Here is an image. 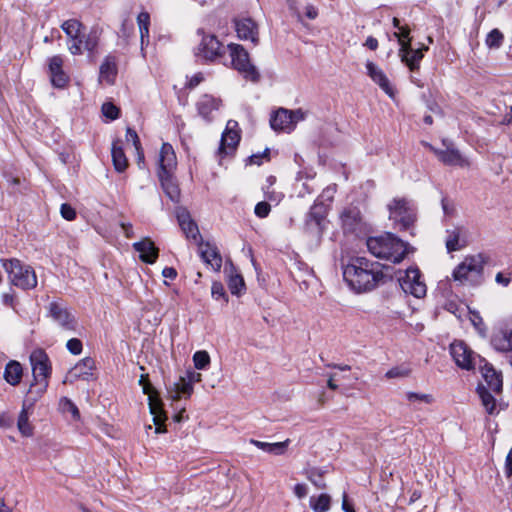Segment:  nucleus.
I'll return each mask as SVG.
<instances>
[{"label": "nucleus", "instance_id": "f257e3e1", "mask_svg": "<svg viewBox=\"0 0 512 512\" xmlns=\"http://www.w3.org/2000/svg\"><path fill=\"white\" fill-rule=\"evenodd\" d=\"M343 278L357 293L370 292L386 282L383 266L365 257L352 258L344 267Z\"/></svg>", "mask_w": 512, "mask_h": 512}, {"label": "nucleus", "instance_id": "f03ea898", "mask_svg": "<svg viewBox=\"0 0 512 512\" xmlns=\"http://www.w3.org/2000/svg\"><path fill=\"white\" fill-rule=\"evenodd\" d=\"M157 176L164 194L173 202L179 203L181 190L174 171L177 167V158L171 144L163 143L157 158Z\"/></svg>", "mask_w": 512, "mask_h": 512}, {"label": "nucleus", "instance_id": "7ed1b4c3", "mask_svg": "<svg viewBox=\"0 0 512 512\" xmlns=\"http://www.w3.org/2000/svg\"><path fill=\"white\" fill-rule=\"evenodd\" d=\"M369 252L377 258L393 263L401 262L408 253V245L392 233L369 237L366 241Z\"/></svg>", "mask_w": 512, "mask_h": 512}, {"label": "nucleus", "instance_id": "20e7f679", "mask_svg": "<svg viewBox=\"0 0 512 512\" xmlns=\"http://www.w3.org/2000/svg\"><path fill=\"white\" fill-rule=\"evenodd\" d=\"M33 383L28 390V400L34 404L48 387V378L51 375V364L48 355L42 349H36L30 354Z\"/></svg>", "mask_w": 512, "mask_h": 512}, {"label": "nucleus", "instance_id": "39448f33", "mask_svg": "<svg viewBox=\"0 0 512 512\" xmlns=\"http://www.w3.org/2000/svg\"><path fill=\"white\" fill-rule=\"evenodd\" d=\"M389 219L400 231H408L414 237L417 209L414 203L407 198H394L388 205Z\"/></svg>", "mask_w": 512, "mask_h": 512}, {"label": "nucleus", "instance_id": "423d86ee", "mask_svg": "<svg viewBox=\"0 0 512 512\" xmlns=\"http://www.w3.org/2000/svg\"><path fill=\"white\" fill-rule=\"evenodd\" d=\"M326 208L315 202L306 215L303 234L311 249L319 247L326 229Z\"/></svg>", "mask_w": 512, "mask_h": 512}, {"label": "nucleus", "instance_id": "0eeeda50", "mask_svg": "<svg viewBox=\"0 0 512 512\" xmlns=\"http://www.w3.org/2000/svg\"><path fill=\"white\" fill-rule=\"evenodd\" d=\"M487 259V256L482 253L466 256L453 270V279L461 284H477Z\"/></svg>", "mask_w": 512, "mask_h": 512}, {"label": "nucleus", "instance_id": "6e6552de", "mask_svg": "<svg viewBox=\"0 0 512 512\" xmlns=\"http://www.w3.org/2000/svg\"><path fill=\"white\" fill-rule=\"evenodd\" d=\"M9 274L10 281L23 290L33 289L37 286V276L33 268L22 264L17 259H10L3 264Z\"/></svg>", "mask_w": 512, "mask_h": 512}, {"label": "nucleus", "instance_id": "1a4fd4ad", "mask_svg": "<svg viewBox=\"0 0 512 512\" xmlns=\"http://www.w3.org/2000/svg\"><path fill=\"white\" fill-rule=\"evenodd\" d=\"M231 58L232 67L237 70L246 80L258 82L260 74L256 67L250 62L249 54L240 44L231 43L227 46Z\"/></svg>", "mask_w": 512, "mask_h": 512}, {"label": "nucleus", "instance_id": "9d476101", "mask_svg": "<svg viewBox=\"0 0 512 512\" xmlns=\"http://www.w3.org/2000/svg\"><path fill=\"white\" fill-rule=\"evenodd\" d=\"M339 219L344 234L361 236L369 232V225L357 206L349 205L343 208Z\"/></svg>", "mask_w": 512, "mask_h": 512}, {"label": "nucleus", "instance_id": "9b49d317", "mask_svg": "<svg viewBox=\"0 0 512 512\" xmlns=\"http://www.w3.org/2000/svg\"><path fill=\"white\" fill-rule=\"evenodd\" d=\"M442 144L445 146V149H438L429 143H424L444 165L459 166L462 168L470 167L471 163L469 159L463 156L461 152L453 146L451 141L443 139Z\"/></svg>", "mask_w": 512, "mask_h": 512}, {"label": "nucleus", "instance_id": "f8f14e48", "mask_svg": "<svg viewBox=\"0 0 512 512\" xmlns=\"http://www.w3.org/2000/svg\"><path fill=\"white\" fill-rule=\"evenodd\" d=\"M48 316L62 329L75 331L77 320L63 300H53L47 306Z\"/></svg>", "mask_w": 512, "mask_h": 512}, {"label": "nucleus", "instance_id": "ddd939ff", "mask_svg": "<svg viewBox=\"0 0 512 512\" xmlns=\"http://www.w3.org/2000/svg\"><path fill=\"white\" fill-rule=\"evenodd\" d=\"M450 354L456 365L465 370L475 369L484 361V358L475 354L463 341L453 342L450 345Z\"/></svg>", "mask_w": 512, "mask_h": 512}, {"label": "nucleus", "instance_id": "4468645a", "mask_svg": "<svg viewBox=\"0 0 512 512\" xmlns=\"http://www.w3.org/2000/svg\"><path fill=\"white\" fill-rule=\"evenodd\" d=\"M399 283L406 294H411L416 298L426 295V284L422 281L418 268H408L405 275L399 279Z\"/></svg>", "mask_w": 512, "mask_h": 512}, {"label": "nucleus", "instance_id": "2eb2a0df", "mask_svg": "<svg viewBox=\"0 0 512 512\" xmlns=\"http://www.w3.org/2000/svg\"><path fill=\"white\" fill-rule=\"evenodd\" d=\"M83 28V24L77 19H68L61 24V29L66 34L67 48L68 51L72 55H81L83 54V49L81 47L80 34Z\"/></svg>", "mask_w": 512, "mask_h": 512}, {"label": "nucleus", "instance_id": "dca6fc26", "mask_svg": "<svg viewBox=\"0 0 512 512\" xmlns=\"http://www.w3.org/2000/svg\"><path fill=\"white\" fill-rule=\"evenodd\" d=\"M224 46L214 35L203 36L196 52V56L204 61H215L222 57Z\"/></svg>", "mask_w": 512, "mask_h": 512}, {"label": "nucleus", "instance_id": "f3484780", "mask_svg": "<svg viewBox=\"0 0 512 512\" xmlns=\"http://www.w3.org/2000/svg\"><path fill=\"white\" fill-rule=\"evenodd\" d=\"M468 244V229L463 225H456L446 230L445 247L448 253L459 251Z\"/></svg>", "mask_w": 512, "mask_h": 512}, {"label": "nucleus", "instance_id": "a211bd4d", "mask_svg": "<svg viewBox=\"0 0 512 512\" xmlns=\"http://www.w3.org/2000/svg\"><path fill=\"white\" fill-rule=\"evenodd\" d=\"M240 141V134L238 129V122L235 120H229L226 124L225 131L222 133L219 153L229 154L233 152Z\"/></svg>", "mask_w": 512, "mask_h": 512}, {"label": "nucleus", "instance_id": "6ab92c4d", "mask_svg": "<svg viewBox=\"0 0 512 512\" xmlns=\"http://www.w3.org/2000/svg\"><path fill=\"white\" fill-rule=\"evenodd\" d=\"M237 36L244 41H250L254 45L258 44L259 32L258 25L249 17H239L234 20Z\"/></svg>", "mask_w": 512, "mask_h": 512}, {"label": "nucleus", "instance_id": "aec40b11", "mask_svg": "<svg viewBox=\"0 0 512 512\" xmlns=\"http://www.w3.org/2000/svg\"><path fill=\"white\" fill-rule=\"evenodd\" d=\"M176 217L186 238L192 239L196 243L202 241L198 226L195 221L192 220L190 213L186 208L178 207L176 209Z\"/></svg>", "mask_w": 512, "mask_h": 512}, {"label": "nucleus", "instance_id": "412c9836", "mask_svg": "<svg viewBox=\"0 0 512 512\" xmlns=\"http://www.w3.org/2000/svg\"><path fill=\"white\" fill-rule=\"evenodd\" d=\"M366 69L368 76L374 81L389 97L395 96V89L390 83L384 71L372 61H367Z\"/></svg>", "mask_w": 512, "mask_h": 512}, {"label": "nucleus", "instance_id": "4be33fe9", "mask_svg": "<svg viewBox=\"0 0 512 512\" xmlns=\"http://www.w3.org/2000/svg\"><path fill=\"white\" fill-rule=\"evenodd\" d=\"M198 244L201 259L209 265L213 271H219L222 267V256L217 247L209 242L200 241Z\"/></svg>", "mask_w": 512, "mask_h": 512}, {"label": "nucleus", "instance_id": "5701e85b", "mask_svg": "<svg viewBox=\"0 0 512 512\" xmlns=\"http://www.w3.org/2000/svg\"><path fill=\"white\" fill-rule=\"evenodd\" d=\"M49 73L51 83L56 88H64L69 80L67 74L63 71V59L60 55L49 58Z\"/></svg>", "mask_w": 512, "mask_h": 512}, {"label": "nucleus", "instance_id": "b1692460", "mask_svg": "<svg viewBox=\"0 0 512 512\" xmlns=\"http://www.w3.org/2000/svg\"><path fill=\"white\" fill-rule=\"evenodd\" d=\"M290 110L279 108L271 114L270 126L276 132L291 133L294 131Z\"/></svg>", "mask_w": 512, "mask_h": 512}, {"label": "nucleus", "instance_id": "393cba45", "mask_svg": "<svg viewBox=\"0 0 512 512\" xmlns=\"http://www.w3.org/2000/svg\"><path fill=\"white\" fill-rule=\"evenodd\" d=\"M479 368L487 384L486 388L495 394L501 393L503 386L501 375L485 359L479 364Z\"/></svg>", "mask_w": 512, "mask_h": 512}, {"label": "nucleus", "instance_id": "a878e982", "mask_svg": "<svg viewBox=\"0 0 512 512\" xmlns=\"http://www.w3.org/2000/svg\"><path fill=\"white\" fill-rule=\"evenodd\" d=\"M491 344L497 351L509 353V362L512 366V328L494 333Z\"/></svg>", "mask_w": 512, "mask_h": 512}, {"label": "nucleus", "instance_id": "bb28decb", "mask_svg": "<svg viewBox=\"0 0 512 512\" xmlns=\"http://www.w3.org/2000/svg\"><path fill=\"white\" fill-rule=\"evenodd\" d=\"M133 248L139 252V258L141 261L147 264H153L158 258V248L154 242L149 238H144L139 242L133 244Z\"/></svg>", "mask_w": 512, "mask_h": 512}, {"label": "nucleus", "instance_id": "cd10ccee", "mask_svg": "<svg viewBox=\"0 0 512 512\" xmlns=\"http://www.w3.org/2000/svg\"><path fill=\"white\" fill-rule=\"evenodd\" d=\"M197 110L200 116L205 120H211V114L217 111L221 106V100L209 94L202 95L197 103Z\"/></svg>", "mask_w": 512, "mask_h": 512}, {"label": "nucleus", "instance_id": "c85d7f7f", "mask_svg": "<svg viewBox=\"0 0 512 512\" xmlns=\"http://www.w3.org/2000/svg\"><path fill=\"white\" fill-rule=\"evenodd\" d=\"M100 37L101 30L97 27L91 28L88 33L81 32L79 38L83 52L87 51L89 54L95 53L99 46Z\"/></svg>", "mask_w": 512, "mask_h": 512}, {"label": "nucleus", "instance_id": "c756f323", "mask_svg": "<svg viewBox=\"0 0 512 512\" xmlns=\"http://www.w3.org/2000/svg\"><path fill=\"white\" fill-rule=\"evenodd\" d=\"M23 376V367L20 362L16 360H10L5 368L3 377L5 381L11 386H17L20 384Z\"/></svg>", "mask_w": 512, "mask_h": 512}, {"label": "nucleus", "instance_id": "7c9ffc66", "mask_svg": "<svg viewBox=\"0 0 512 512\" xmlns=\"http://www.w3.org/2000/svg\"><path fill=\"white\" fill-rule=\"evenodd\" d=\"M111 155L115 170L119 173L124 172L128 167V159L124 153L121 140L113 141Z\"/></svg>", "mask_w": 512, "mask_h": 512}, {"label": "nucleus", "instance_id": "2f4dec72", "mask_svg": "<svg viewBox=\"0 0 512 512\" xmlns=\"http://www.w3.org/2000/svg\"><path fill=\"white\" fill-rule=\"evenodd\" d=\"M117 74V66L114 57L107 56L100 66L99 81L112 84Z\"/></svg>", "mask_w": 512, "mask_h": 512}, {"label": "nucleus", "instance_id": "473e14b6", "mask_svg": "<svg viewBox=\"0 0 512 512\" xmlns=\"http://www.w3.org/2000/svg\"><path fill=\"white\" fill-rule=\"evenodd\" d=\"M290 440L287 439L283 442H277V443H268V442H262L258 440L251 439L250 443L256 446L258 449L263 450L264 452L274 454V455H282L285 453Z\"/></svg>", "mask_w": 512, "mask_h": 512}, {"label": "nucleus", "instance_id": "72a5a7b5", "mask_svg": "<svg viewBox=\"0 0 512 512\" xmlns=\"http://www.w3.org/2000/svg\"><path fill=\"white\" fill-rule=\"evenodd\" d=\"M33 405L34 404H31V400H28L27 396L26 399L24 400L23 407L17 421V426L20 433L26 437L31 436L33 433V429L31 424L29 423V417L27 413V406L31 407Z\"/></svg>", "mask_w": 512, "mask_h": 512}, {"label": "nucleus", "instance_id": "f704fd0d", "mask_svg": "<svg viewBox=\"0 0 512 512\" xmlns=\"http://www.w3.org/2000/svg\"><path fill=\"white\" fill-rule=\"evenodd\" d=\"M95 368V361L86 357L80 360L74 368L71 370V373L76 378L87 379L90 375H92V371Z\"/></svg>", "mask_w": 512, "mask_h": 512}, {"label": "nucleus", "instance_id": "c9c22d12", "mask_svg": "<svg viewBox=\"0 0 512 512\" xmlns=\"http://www.w3.org/2000/svg\"><path fill=\"white\" fill-rule=\"evenodd\" d=\"M149 407L150 412L153 415L154 424L156 425L155 433L159 434L165 432L166 428L163 425L165 417H163V411L160 402L158 400H154V398L150 396Z\"/></svg>", "mask_w": 512, "mask_h": 512}, {"label": "nucleus", "instance_id": "e433bc0d", "mask_svg": "<svg viewBox=\"0 0 512 512\" xmlns=\"http://www.w3.org/2000/svg\"><path fill=\"white\" fill-rule=\"evenodd\" d=\"M478 395L482 401V405L489 414H494L496 410V400L492 395V391L487 389L485 385L480 384L477 387Z\"/></svg>", "mask_w": 512, "mask_h": 512}, {"label": "nucleus", "instance_id": "4c0bfd02", "mask_svg": "<svg viewBox=\"0 0 512 512\" xmlns=\"http://www.w3.org/2000/svg\"><path fill=\"white\" fill-rule=\"evenodd\" d=\"M405 397L407 401L416 409H419L421 404L430 405L434 402L433 395L428 393H417L410 391L405 394Z\"/></svg>", "mask_w": 512, "mask_h": 512}, {"label": "nucleus", "instance_id": "58836bf2", "mask_svg": "<svg viewBox=\"0 0 512 512\" xmlns=\"http://www.w3.org/2000/svg\"><path fill=\"white\" fill-rule=\"evenodd\" d=\"M309 502L310 507L314 512H327L331 506V497L328 494L323 493L317 497L312 496Z\"/></svg>", "mask_w": 512, "mask_h": 512}, {"label": "nucleus", "instance_id": "ea45409f", "mask_svg": "<svg viewBox=\"0 0 512 512\" xmlns=\"http://www.w3.org/2000/svg\"><path fill=\"white\" fill-rule=\"evenodd\" d=\"M175 396L174 399H179L182 395L190 396L193 392V385L191 380H186L181 377L178 382L174 383Z\"/></svg>", "mask_w": 512, "mask_h": 512}, {"label": "nucleus", "instance_id": "a19ab883", "mask_svg": "<svg viewBox=\"0 0 512 512\" xmlns=\"http://www.w3.org/2000/svg\"><path fill=\"white\" fill-rule=\"evenodd\" d=\"M423 57L424 54L422 53V49H413L407 59L402 62L406 64L410 71L414 72L419 70L420 62Z\"/></svg>", "mask_w": 512, "mask_h": 512}, {"label": "nucleus", "instance_id": "79ce46f5", "mask_svg": "<svg viewBox=\"0 0 512 512\" xmlns=\"http://www.w3.org/2000/svg\"><path fill=\"white\" fill-rule=\"evenodd\" d=\"M503 40V33L499 29H493L488 33L485 43L491 49H498L501 47Z\"/></svg>", "mask_w": 512, "mask_h": 512}, {"label": "nucleus", "instance_id": "37998d69", "mask_svg": "<svg viewBox=\"0 0 512 512\" xmlns=\"http://www.w3.org/2000/svg\"><path fill=\"white\" fill-rule=\"evenodd\" d=\"M194 366L198 370H204L210 363V356L208 352L201 350L195 352L193 355Z\"/></svg>", "mask_w": 512, "mask_h": 512}, {"label": "nucleus", "instance_id": "c03bdc74", "mask_svg": "<svg viewBox=\"0 0 512 512\" xmlns=\"http://www.w3.org/2000/svg\"><path fill=\"white\" fill-rule=\"evenodd\" d=\"M410 373L411 370L407 367H393L386 372L385 377L388 379L404 378L409 376Z\"/></svg>", "mask_w": 512, "mask_h": 512}, {"label": "nucleus", "instance_id": "a18cd8bd", "mask_svg": "<svg viewBox=\"0 0 512 512\" xmlns=\"http://www.w3.org/2000/svg\"><path fill=\"white\" fill-rule=\"evenodd\" d=\"M102 113L110 120H115L119 117V108L110 102H106L102 105Z\"/></svg>", "mask_w": 512, "mask_h": 512}, {"label": "nucleus", "instance_id": "49530a36", "mask_svg": "<svg viewBox=\"0 0 512 512\" xmlns=\"http://www.w3.org/2000/svg\"><path fill=\"white\" fill-rule=\"evenodd\" d=\"M399 45V57L401 61L406 60L408 55L411 54V51L414 49L411 46V38H408V40H404L400 38Z\"/></svg>", "mask_w": 512, "mask_h": 512}, {"label": "nucleus", "instance_id": "de8ad7c7", "mask_svg": "<svg viewBox=\"0 0 512 512\" xmlns=\"http://www.w3.org/2000/svg\"><path fill=\"white\" fill-rule=\"evenodd\" d=\"M228 285L232 294H239L244 287V280L240 275H235L230 277Z\"/></svg>", "mask_w": 512, "mask_h": 512}, {"label": "nucleus", "instance_id": "09e8293b", "mask_svg": "<svg viewBox=\"0 0 512 512\" xmlns=\"http://www.w3.org/2000/svg\"><path fill=\"white\" fill-rule=\"evenodd\" d=\"M60 405L62 407V410L64 412H69L72 414V416L75 418V419H78L79 418V410L77 408V406L71 401L69 400L68 398H63L60 402Z\"/></svg>", "mask_w": 512, "mask_h": 512}, {"label": "nucleus", "instance_id": "8fccbe9b", "mask_svg": "<svg viewBox=\"0 0 512 512\" xmlns=\"http://www.w3.org/2000/svg\"><path fill=\"white\" fill-rule=\"evenodd\" d=\"M307 115H308V111H305L302 108L290 110V116L292 118L291 121L293 124V128L295 129L296 125L299 122L304 121L306 119Z\"/></svg>", "mask_w": 512, "mask_h": 512}, {"label": "nucleus", "instance_id": "3c124183", "mask_svg": "<svg viewBox=\"0 0 512 512\" xmlns=\"http://www.w3.org/2000/svg\"><path fill=\"white\" fill-rule=\"evenodd\" d=\"M271 211V206L267 201L258 202L255 206L254 212L256 216L260 218H265L269 215Z\"/></svg>", "mask_w": 512, "mask_h": 512}, {"label": "nucleus", "instance_id": "603ef678", "mask_svg": "<svg viewBox=\"0 0 512 512\" xmlns=\"http://www.w3.org/2000/svg\"><path fill=\"white\" fill-rule=\"evenodd\" d=\"M263 191H264L265 198L268 201L273 202L275 204H278L283 198V194L281 192H277V191L273 190L272 188L263 187Z\"/></svg>", "mask_w": 512, "mask_h": 512}, {"label": "nucleus", "instance_id": "864d4df0", "mask_svg": "<svg viewBox=\"0 0 512 512\" xmlns=\"http://www.w3.org/2000/svg\"><path fill=\"white\" fill-rule=\"evenodd\" d=\"M66 347L73 355H79L82 352V342L77 338H71L67 341Z\"/></svg>", "mask_w": 512, "mask_h": 512}, {"label": "nucleus", "instance_id": "5fc2aeb1", "mask_svg": "<svg viewBox=\"0 0 512 512\" xmlns=\"http://www.w3.org/2000/svg\"><path fill=\"white\" fill-rule=\"evenodd\" d=\"M60 213L62 217L68 221L74 220L76 218V211L72 208L71 205L67 203H63L60 208Z\"/></svg>", "mask_w": 512, "mask_h": 512}, {"label": "nucleus", "instance_id": "6e6d98bb", "mask_svg": "<svg viewBox=\"0 0 512 512\" xmlns=\"http://www.w3.org/2000/svg\"><path fill=\"white\" fill-rule=\"evenodd\" d=\"M212 297L215 299L224 298L227 301L226 293L223 285L220 282H214L211 287Z\"/></svg>", "mask_w": 512, "mask_h": 512}, {"label": "nucleus", "instance_id": "4d7b16f0", "mask_svg": "<svg viewBox=\"0 0 512 512\" xmlns=\"http://www.w3.org/2000/svg\"><path fill=\"white\" fill-rule=\"evenodd\" d=\"M269 149L266 148L262 153L253 154L249 157V163L255 165H261L263 160H269Z\"/></svg>", "mask_w": 512, "mask_h": 512}, {"label": "nucleus", "instance_id": "13d9d810", "mask_svg": "<svg viewBox=\"0 0 512 512\" xmlns=\"http://www.w3.org/2000/svg\"><path fill=\"white\" fill-rule=\"evenodd\" d=\"M126 141L132 142V144L134 145L135 148H138L139 146H141L140 139H139L136 131L130 127H128L126 130Z\"/></svg>", "mask_w": 512, "mask_h": 512}, {"label": "nucleus", "instance_id": "bf43d9fd", "mask_svg": "<svg viewBox=\"0 0 512 512\" xmlns=\"http://www.w3.org/2000/svg\"><path fill=\"white\" fill-rule=\"evenodd\" d=\"M137 23H138L139 29L144 28V27H149V24H150L149 13L146 11L139 13V15L137 16Z\"/></svg>", "mask_w": 512, "mask_h": 512}, {"label": "nucleus", "instance_id": "052dcab7", "mask_svg": "<svg viewBox=\"0 0 512 512\" xmlns=\"http://www.w3.org/2000/svg\"><path fill=\"white\" fill-rule=\"evenodd\" d=\"M315 175H316V173L312 169H310V170H302V171L298 172L296 180L297 181L313 180Z\"/></svg>", "mask_w": 512, "mask_h": 512}, {"label": "nucleus", "instance_id": "680f3d73", "mask_svg": "<svg viewBox=\"0 0 512 512\" xmlns=\"http://www.w3.org/2000/svg\"><path fill=\"white\" fill-rule=\"evenodd\" d=\"M307 492L308 489L305 484L299 483L294 486V493L299 499L304 498L307 495Z\"/></svg>", "mask_w": 512, "mask_h": 512}, {"label": "nucleus", "instance_id": "e2e57ef3", "mask_svg": "<svg viewBox=\"0 0 512 512\" xmlns=\"http://www.w3.org/2000/svg\"><path fill=\"white\" fill-rule=\"evenodd\" d=\"M409 35H410V29L408 26H402L399 29V32L394 33V37H396L398 39V41H400V37H401V39L408 40V38H410Z\"/></svg>", "mask_w": 512, "mask_h": 512}, {"label": "nucleus", "instance_id": "0e129e2a", "mask_svg": "<svg viewBox=\"0 0 512 512\" xmlns=\"http://www.w3.org/2000/svg\"><path fill=\"white\" fill-rule=\"evenodd\" d=\"M162 275L163 277L165 278H168V279H171V280H174L176 277H177V271L175 268L173 267H165L163 270H162Z\"/></svg>", "mask_w": 512, "mask_h": 512}, {"label": "nucleus", "instance_id": "69168bd1", "mask_svg": "<svg viewBox=\"0 0 512 512\" xmlns=\"http://www.w3.org/2000/svg\"><path fill=\"white\" fill-rule=\"evenodd\" d=\"M137 153V164L140 169H143L145 166V158H144V152L142 150V147L139 146L138 148H135Z\"/></svg>", "mask_w": 512, "mask_h": 512}, {"label": "nucleus", "instance_id": "338daca9", "mask_svg": "<svg viewBox=\"0 0 512 512\" xmlns=\"http://www.w3.org/2000/svg\"><path fill=\"white\" fill-rule=\"evenodd\" d=\"M505 473H506L507 477H511L512 476V447H511V450L509 451V453H508V455L506 457Z\"/></svg>", "mask_w": 512, "mask_h": 512}, {"label": "nucleus", "instance_id": "774afa93", "mask_svg": "<svg viewBox=\"0 0 512 512\" xmlns=\"http://www.w3.org/2000/svg\"><path fill=\"white\" fill-rule=\"evenodd\" d=\"M470 314H471L470 320H471L472 324L476 328H479L483 324V320H482L480 314L478 312H470Z\"/></svg>", "mask_w": 512, "mask_h": 512}]
</instances>
